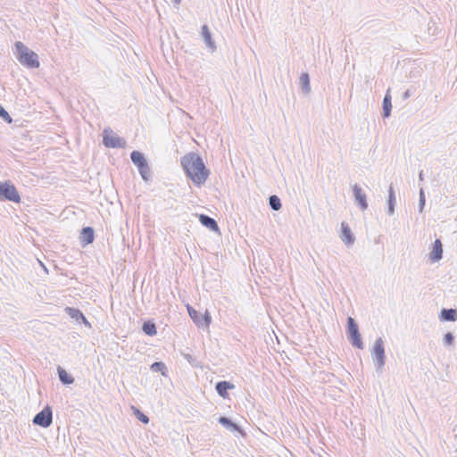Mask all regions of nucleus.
Instances as JSON below:
<instances>
[{
  "mask_svg": "<svg viewBox=\"0 0 457 457\" xmlns=\"http://www.w3.org/2000/svg\"><path fill=\"white\" fill-rule=\"evenodd\" d=\"M57 374L62 384L69 386L74 383V378L61 366L57 367Z\"/></svg>",
  "mask_w": 457,
  "mask_h": 457,
  "instance_id": "obj_22",
  "label": "nucleus"
},
{
  "mask_svg": "<svg viewBox=\"0 0 457 457\" xmlns=\"http://www.w3.org/2000/svg\"><path fill=\"white\" fill-rule=\"evenodd\" d=\"M103 144L108 148H123L126 141L119 136L112 135V130L106 128L103 132Z\"/></svg>",
  "mask_w": 457,
  "mask_h": 457,
  "instance_id": "obj_8",
  "label": "nucleus"
},
{
  "mask_svg": "<svg viewBox=\"0 0 457 457\" xmlns=\"http://www.w3.org/2000/svg\"><path fill=\"white\" fill-rule=\"evenodd\" d=\"M150 370L153 372H161L162 376H166L168 371L165 363L162 361H154L151 364Z\"/></svg>",
  "mask_w": 457,
  "mask_h": 457,
  "instance_id": "obj_25",
  "label": "nucleus"
},
{
  "mask_svg": "<svg viewBox=\"0 0 457 457\" xmlns=\"http://www.w3.org/2000/svg\"><path fill=\"white\" fill-rule=\"evenodd\" d=\"M182 356L188 361V363L195 368L200 367V361L196 357L191 355L190 353H182Z\"/></svg>",
  "mask_w": 457,
  "mask_h": 457,
  "instance_id": "obj_27",
  "label": "nucleus"
},
{
  "mask_svg": "<svg viewBox=\"0 0 457 457\" xmlns=\"http://www.w3.org/2000/svg\"><path fill=\"white\" fill-rule=\"evenodd\" d=\"M142 331L149 337L155 336L157 334V328L155 323L153 320L144 321L142 325Z\"/></svg>",
  "mask_w": 457,
  "mask_h": 457,
  "instance_id": "obj_23",
  "label": "nucleus"
},
{
  "mask_svg": "<svg viewBox=\"0 0 457 457\" xmlns=\"http://www.w3.org/2000/svg\"><path fill=\"white\" fill-rule=\"evenodd\" d=\"M443 257V244L440 239H436L432 245V250L429 253V259L433 262L440 261Z\"/></svg>",
  "mask_w": 457,
  "mask_h": 457,
  "instance_id": "obj_18",
  "label": "nucleus"
},
{
  "mask_svg": "<svg viewBox=\"0 0 457 457\" xmlns=\"http://www.w3.org/2000/svg\"><path fill=\"white\" fill-rule=\"evenodd\" d=\"M269 205L273 211H279L282 207L280 198L276 195H270L269 197Z\"/></svg>",
  "mask_w": 457,
  "mask_h": 457,
  "instance_id": "obj_26",
  "label": "nucleus"
},
{
  "mask_svg": "<svg viewBox=\"0 0 457 457\" xmlns=\"http://www.w3.org/2000/svg\"><path fill=\"white\" fill-rule=\"evenodd\" d=\"M15 56L16 59L23 66L29 69H36L40 65L38 55L32 50H30L26 45L21 41H17L14 44Z\"/></svg>",
  "mask_w": 457,
  "mask_h": 457,
  "instance_id": "obj_2",
  "label": "nucleus"
},
{
  "mask_svg": "<svg viewBox=\"0 0 457 457\" xmlns=\"http://www.w3.org/2000/svg\"><path fill=\"white\" fill-rule=\"evenodd\" d=\"M130 160L137 166L138 172L145 182L152 179L151 169L145 154L139 151L134 150L130 153Z\"/></svg>",
  "mask_w": 457,
  "mask_h": 457,
  "instance_id": "obj_3",
  "label": "nucleus"
},
{
  "mask_svg": "<svg viewBox=\"0 0 457 457\" xmlns=\"http://www.w3.org/2000/svg\"><path fill=\"white\" fill-rule=\"evenodd\" d=\"M340 237L346 245H352L355 241L353 233L352 232L349 225L345 221L341 223Z\"/></svg>",
  "mask_w": 457,
  "mask_h": 457,
  "instance_id": "obj_16",
  "label": "nucleus"
},
{
  "mask_svg": "<svg viewBox=\"0 0 457 457\" xmlns=\"http://www.w3.org/2000/svg\"><path fill=\"white\" fill-rule=\"evenodd\" d=\"M372 360L377 372H381L386 364L384 341L381 337L376 339L370 350Z\"/></svg>",
  "mask_w": 457,
  "mask_h": 457,
  "instance_id": "obj_5",
  "label": "nucleus"
},
{
  "mask_svg": "<svg viewBox=\"0 0 457 457\" xmlns=\"http://www.w3.org/2000/svg\"><path fill=\"white\" fill-rule=\"evenodd\" d=\"M300 86L303 94L311 92L310 75L308 72H303L300 76Z\"/></svg>",
  "mask_w": 457,
  "mask_h": 457,
  "instance_id": "obj_24",
  "label": "nucleus"
},
{
  "mask_svg": "<svg viewBox=\"0 0 457 457\" xmlns=\"http://www.w3.org/2000/svg\"><path fill=\"white\" fill-rule=\"evenodd\" d=\"M181 166L187 177L197 187L207 180L210 170L206 168L202 157L195 153H189L180 160Z\"/></svg>",
  "mask_w": 457,
  "mask_h": 457,
  "instance_id": "obj_1",
  "label": "nucleus"
},
{
  "mask_svg": "<svg viewBox=\"0 0 457 457\" xmlns=\"http://www.w3.org/2000/svg\"><path fill=\"white\" fill-rule=\"evenodd\" d=\"M396 204L395 199V192L393 185L391 184L388 188V196H387V214L393 215L395 213V208Z\"/></svg>",
  "mask_w": 457,
  "mask_h": 457,
  "instance_id": "obj_21",
  "label": "nucleus"
},
{
  "mask_svg": "<svg viewBox=\"0 0 457 457\" xmlns=\"http://www.w3.org/2000/svg\"><path fill=\"white\" fill-rule=\"evenodd\" d=\"M171 3L173 4L174 7L179 9V5L180 4L181 0H171Z\"/></svg>",
  "mask_w": 457,
  "mask_h": 457,
  "instance_id": "obj_33",
  "label": "nucleus"
},
{
  "mask_svg": "<svg viewBox=\"0 0 457 457\" xmlns=\"http://www.w3.org/2000/svg\"><path fill=\"white\" fill-rule=\"evenodd\" d=\"M426 204L425 190L423 187L420 188L419 191V212L421 213L424 210Z\"/></svg>",
  "mask_w": 457,
  "mask_h": 457,
  "instance_id": "obj_29",
  "label": "nucleus"
},
{
  "mask_svg": "<svg viewBox=\"0 0 457 457\" xmlns=\"http://www.w3.org/2000/svg\"><path fill=\"white\" fill-rule=\"evenodd\" d=\"M0 118H2L6 123L12 124L13 120L8 113V112L0 104Z\"/></svg>",
  "mask_w": 457,
  "mask_h": 457,
  "instance_id": "obj_30",
  "label": "nucleus"
},
{
  "mask_svg": "<svg viewBox=\"0 0 457 457\" xmlns=\"http://www.w3.org/2000/svg\"><path fill=\"white\" fill-rule=\"evenodd\" d=\"M79 240L83 246L92 244L95 240V230L92 227L82 228L79 235Z\"/></svg>",
  "mask_w": 457,
  "mask_h": 457,
  "instance_id": "obj_17",
  "label": "nucleus"
},
{
  "mask_svg": "<svg viewBox=\"0 0 457 457\" xmlns=\"http://www.w3.org/2000/svg\"><path fill=\"white\" fill-rule=\"evenodd\" d=\"M346 336L348 341L353 347L360 350L363 349L364 344L359 330L358 323L350 316L346 320Z\"/></svg>",
  "mask_w": 457,
  "mask_h": 457,
  "instance_id": "obj_4",
  "label": "nucleus"
},
{
  "mask_svg": "<svg viewBox=\"0 0 457 457\" xmlns=\"http://www.w3.org/2000/svg\"><path fill=\"white\" fill-rule=\"evenodd\" d=\"M353 195L355 204L360 207L361 211H365L368 208L367 195L362 188L358 185L353 186Z\"/></svg>",
  "mask_w": 457,
  "mask_h": 457,
  "instance_id": "obj_10",
  "label": "nucleus"
},
{
  "mask_svg": "<svg viewBox=\"0 0 457 457\" xmlns=\"http://www.w3.org/2000/svg\"><path fill=\"white\" fill-rule=\"evenodd\" d=\"M198 219H199L200 223L204 227L209 228L212 232H220V227L215 219L210 217L207 214H204V213L198 214Z\"/></svg>",
  "mask_w": 457,
  "mask_h": 457,
  "instance_id": "obj_14",
  "label": "nucleus"
},
{
  "mask_svg": "<svg viewBox=\"0 0 457 457\" xmlns=\"http://www.w3.org/2000/svg\"><path fill=\"white\" fill-rule=\"evenodd\" d=\"M423 179H424V173H423V170H421L419 173V180L422 181Z\"/></svg>",
  "mask_w": 457,
  "mask_h": 457,
  "instance_id": "obj_34",
  "label": "nucleus"
},
{
  "mask_svg": "<svg viewBox=\"0 0 457 457\" xmlns=\"http://www.w3.org/2000/svg\"><path fill=\"white\" fill-rule=\"evenodd\" d=\"M187 308L190 318L198 328H209L212 322V317L208 311H205L204 313H201L189 304Z\"/></svg>",
  "mask_w": 457,
  "mask_h": 457,
  "instance_id": "obj_7",
  "label": "nucleus"
},
{
  "mask_svg": "<svg viewBox=\"0 0 457 457\" xmlns=\"http://www.w3.org/2000/svg\"><path fill=\"white\" fill-rule=\"evenodd\" d=\"M201 35L203 37V39L206 45V46L209 48V50L213 53L216 50V44L215 41L212 38V33L210 31V29L208 25L204 24L201 28Z\"/></svg>",
  "mask_w": 457,
  "mask_h": 457,
  "instance_id": "obj_15",
  "label": "nucleus"
},
{
  "mask_svg": "<svg viewBox=\"0 0 457 457\" xmlns=\"http://www.w3.org/2000/svg\"><path fill=\"white\" fill-rule=\"evenodd\" d=\"M33 423L41 428H46L51 426L53 422V411L49 405H46L33 418Z\"/></svg>",
  "mask_w": 457,
  "mask_h": 457,
  "instance_id": "obj_9",
  "label": "nucleus"
},
{
  "mask_svg": "<svg viewBox=\"0 0 457 457\" xmlns=\"http://www.w3.org/2000/svg\"><path fill=\"white\" fill-rule=\"evenodd\" d=\"M64 312L71 319L77 320L79 323H83L87 328H91L90 322L87 320V318L79 309L74 307H66Z\"/></svg>",
  "mask_w": 457,
  "mask_h": 457,
  "instance_id": "obj_12",
  "label": "nucleus"
},
{
  "mask_svg": "<svg viewBox=\"0 0 457 457\" xmlns=\"http://www.w3.org/2000/svg\"><path fill=\"white\" fill-rule=\"evenodd\" d=\"M0 201H9L16 204L21 202L20 194L12 181L6 180L0 183Z\"/></svg>",
  "mask_w": 457,
  "mask_h": 457,
  "instance_id": "obj_6",
  "label": "nucleus"
},
{
  "mask_svg": "<svg viewBox=\"0 0 457 457\" xmlns=\"http://www.w3.org/2000/svg\"><path fill=\"white\" fill-rule=\"evenodd\" d=\"M455 337L452 332H447L443 337V345L446 347L452 346L454 344Z\"/></svg>",
  "mask_w": 457,
  "mask_h": 457,
  "instance_id": "obj_28",
  "label": "nucleus"
},
{
  "mask_svg": "<svg viewBox=\"0 0 457 457\" xmlns=\"http://www.w3.org/2000/svg\"><path fill=\"white\" fill-rule=\"evenodd\" d=\"M382 117L388 118L392 112V97L390 95V89H387L382 103Z\"/></svg>",
  "mask_w": 457,
  "mask_h": 457,
  "instance_id": "obj_20",
  "label": "nucleus"
},
{
  "mask_svg": "<svg viewBox=\"0 0 457 457\" xmlns=\"http://www.w3.org/2000/svg\"><path fill=\"white\" fill-rule=\"evenodd\" d=\"M411 96V89H407V90L403 94V100H406V99H408Z\"/></svg>",
  "mask_w": 457,
  "mask_h": 457,
  "instance_id": "obj_32",
  "label": "nucleus"
},
{
  "mask_svg": "<svg viewBox=\"0 0 457 457\" xmlns=\"http://www.w3.org/2000/svg\"><path fill=\"white\" fill-rule=\"evenodd\" d=\"M136 416L139 421H141L144 424H147L149 422V418L147 415L140 411L139 410H137Z\"/></svg>",
  "mask_w": 457,
  "mask_h": 457,
  "instance_id": "obj_31",
  "label": "nucleus"
},
{
  "mask_svg": "<svg viewBox=\"0 0 457 457\" xmlns=\"http://www.w3.org/2000/svg\"><path fill=\"white\" fill-rule=\"evenodd\" d=\"M234 388H235V385L227 380L218 381L215 384V390H216L217 394L223 399L228 398V395H229L228 390L234 389Z\"/></svg>",
  "mask_w": 457,
  "mask_h": 457,
  "instance_id": "obj_13",
  "label": "nucleus"
},
{
  "mask_svg": "<svg viewBox=\"0 0 457 457\" xmlns=\"http://www.w3.org/2000/svg\"><path fill=\"white\" fill-rule=\"evenodd\" d=\"M218 422L223 426L226 429L232 433H237L241 436H245V432L237 423L234 422L230 418L226 416H220Z\"/></svg>",
  "mask_w": 457,
  "mask_h": 457,
  "instance_id": "obj_11",
  "label": "nucleus"
},
{
  "mask_svg": "<svg viewBox=\"0 0 457 457\" xmlns=\"http://www.w3.org/2000/svg\"><path fill=\"white\" fill-rule=\"evenodd\" d=\"M439 320L442 322L445 321H456L457 320V310L453 308H443L439 313Z\"/></svg>",
  "mask_w": 457,
  "mask_h": 457,
  "instance_id": "obj_19",
  "label": "nucleus"
}]
</instances>
